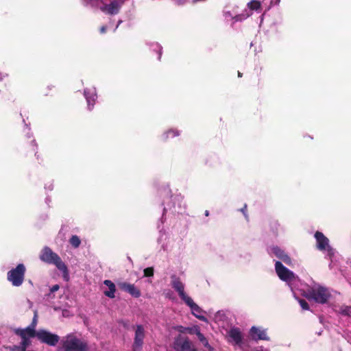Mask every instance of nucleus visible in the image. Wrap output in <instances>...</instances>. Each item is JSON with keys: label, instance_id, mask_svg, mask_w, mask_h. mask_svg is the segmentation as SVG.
<instances>
[{"label": "nucleus", "instance_id": "25", "mask_svg": "<svg viewBox=\"0 0 351 351\" xmlns=\"http://www.w3.org/2000/svg\"><path fill=\"white\" fill-rule=\"evenodd\" d=\"M299 304L303 310H309V305L308 302L304 299H299Z\"/></svg>", "mask_w": 351, "mask_h": 351}, {"label": "nucleus", "instance_id": "2", "mask_svg": "<svg viewBox=\"0 0 351 351\" xmlns=\"http://www.w3.org/2000/svg\"><path fill=\"white\" fill-rule=\"evenodd\" d=\"M304 296L308 300H313L316 303L324 304L328 302L331 294L327 288L318 286L308 289Z\"/></svg>", "mask_w": 351, "mask_h": 351}, {"label": "nucleus", "instance_id": "11", "mask_svg": "<svg viewBox=\"0 0 351 351\" xmlns=\"http://www.w3.org/2000/svg\"><path fill=\"white\" fill-rule=\"evenodd\" d=\"M171 285L174 290L178 292V295L182 300L188 297L184 292V284L181 281L180 278L175 274L171 276Z\"/></svg>", "mask_w": 351, "mask_h": 351}, {"label": "nucleus", "instance_id": "18", "mask_svg": "<svg viewBox=\"0 0 351 351\" xmlns=\"http://www.w3.org/2000/svg\"><path fill=\"white\" fill-rule=\"evenodd\" d=\"M229 336L234 340L236 344L240 345L242 343V335L237 328L230 329Z\"/></svg>", "mask_w": 351, "mask_h": 351}, {"label": "nucleus", "instance_id": "12", "mask_svg": "<svg viewBox=\"0 0 351 351\" xmlns=\"http://www.w3.org/2000/svg\"><path fill=\"white\" fill-rule=\"evenodd\" d=\"M118 286L120 289L128 293L134 298H138L141 295L140 289L133 284H130L126 282H121L118 283Z\"/></svg>", "mask_w": 351, "mask_h": 351}, {"label": "nucleus", "instance_id": "31", "mask_svg": "<svg viewBox=\"0 0 351 351\" xmlns=\"http://www.w3.org/2000/svg\"><path fill=\"white\" fill-rule=\"evenodd\" d=\"M60 289V287L58 285H53L51 289H50V291L51 293H53L55 291H57L58 289Z\"/></svg>", "mask_w": 351, "mask_h": 351}, {"label": "nucleus", "instance_id": "38", "mask_svg": "<svg viewBox=\"0 0 351 351\" xmlns=\"http://www.w3.org/2000/svg\"><path fill=\"white\" fill-rule=\"evenodd\" d=\"M3 75L0 73V81L3 80Z\"/></svg>", "mask_w": 351, "mask_h": 351}, {"label": "nucleus", "instance_id": "29", "mask_svg": "<svg viewBox=\"0 0 351 351\" xmlns=\"http://www.w3.org/2000/svg\"><path fill=\"white\" fill-rule=\"evenodd\" d=\"M20 346H10L6 348L9 351H21Z\"/></svg>", "mask_w": 351, "mask_h": 351}, {"label": "nucleus", "instance_id": "22", "mask_svg": "<svg viewBox=\"0 0 351 351\" xmlns=\"http://www.w3.org/2000/svg\"><path fill=\"white\" fill-rule=\"evenodd\" d=\"M247 7L250 10L259 11L261 8V1H249L247 3Z\"/></svg>", "mask_w": 351, "mask_h": 351}, {"label": "nucleus", "instance_id": "23", "mask_svg": "<svg viewBox=\"0 0 351 351\" xmlns=\"http://www.w3.org/2000/svg\"><path fill=\"white\" fill-rule=\"evenodd\" d=\"M69 242H70L71 245L73 247H74L75 248L78 247L81 243V241H80L79 237H77V235H73L71 237Z\"/></svg>", "mask_w": 351, "mask_h": 351}, {"label": "nucleus", "instance_id": "9", "mask_svg": "<svg viewBox=\"0 0 351 351\" xmlns=\"http://www.w3.org/2000/svg\"><path fill=\"white\" fill-rule=\"evenodd\" d=\"M36 337L43 343L49 346H56L60 340L58 335L51 333L45 330H40L37 332Z\"/></svg>", "mask_w": 351, "mask_h": 351}, {"label": "nucleus", "instance_id": "39", "mask_svg": "<svg viewBox=\"0 0 351 351\" xmlns=\"http://www.w3.org/2000/svg\"><path fill=\"white\" fill-rule=\"evenodd\" d=\"M191 351H198L197 349L196 348H195L194 349H193Z\"/></svg>", "mask_w": 351, "mask_h": 351}, {"label": "nucleus", "instance_id": "1", "mask_svg": "<svg viewBox=\"0 0 351 351\" xmlns=\"http://www.w3.org/2000/svg\"><path fill=\"white\" fill-rule=\"evenodd\" d=\"M40 259L48 264H53L62 272V277L66 280H69V270L60 257L49 247H45L40 254Z\"/></svg>", "mask_w": 351, "mask_h": 351}, {"label": "nucleus", "instance_id": "16", "mask_svg": "<svg viewBox=\"0 0 351 351\" xmlns=\"http://www.w3.org/2000/svg\"><path fill=\"white\" fill-rule=\"evenodd\" d=\"M250 335L254 340H266L267 339V334L264 330H261L255 326H252L250 329Z\"/></svg>", "mask_w": 351, "mask_h": 351}, {"label": "nucleus", "instance_id": "3", "mask_svg": "<svg viewBox=\"0 0 351 351\" xmlns=\"http://www.w3.org/2000/svg\"><path fill=\"white\" fill-rule=\"evenodd\" d=\"M62 348L64 351H88V343L73 334L65 337L62 340Z\"/></svg>", "mask_w": 351, "mask_h": 351}, {"label": "nucleus", "instance_id": "6", "mask_svg": "<svg viewBox=\"0 0 351 351\" xmlns=\"http://www.w3.org/2000/svg\"><path fill=\"white\" fill-rule=\"evenodd\" d=\"M134 331V341L132 345V351H142L144 345V340L146 336V331L144 326L136 324L132 326Z\"/></svg>", "mask_w": 351, "mask_h": 351}, {"label": "nucleus", "instance_id": "15", "mask_svg": "<svg viewBox=\"0 0 351 351\" xmlns=\"http://www.w3.org/2000/svg\"><path fill=\"white\" fill-rule=\"evenodd\" d=\"M120 6L119 1H110V4L101 7V10L106 14H115L118 13Z\"/></svg>", "mask_w": 351, "mask_h": 351}, {"label": "nucleus", "instance_id": "34", "mask_svg": "<svg viewBox=\"0 0 351 351\" xmlns=\"http://www.w3.org/2000/svg\"><path fill=\"white\" fill-rule=\"evenodd\" d=\"M106 29H107L106 26L104 25V26L101 27H100V29H99L100 33H101V34H104V33H106Z\"/></svg>", "mask_w": 351, "mask_h": 351}, {"label": "nucleus", "instance_id": "36", "mask_svg": "<svg viewBox=\"0 0 351 351\" xmlns=\"http://www.w3.org/2000/svg\"><path fill=\"white\" fill-rule=\"evenodd\" d=\"M204 214H205V215L206 217H208L209 215V211L208 210H206Z\"/></svg>", "mask_w": 351, "mask_h": 351}, {"label": "nucleus", "instance_id": "35", "mask_svg": "<svg viewBox=\"0 0 351 351\" xmlns=\"http://www.w3.org/2000/svg\"><path fill=\"white\" fill-rule=\"evenodd\" d=\"M343 313L346 315H349L351 313V308H346V309L343 311Z\"/></svg>", "mask_w": 351, "mask_h": 351}, {"label": "nucleus", "instance_id": "26", "mask_svg": "<svg viewBox=\"0 0 351 351\" xmlns=\"http://www.w3.org/2000/svg\"><path fill=\"white\" fill-rule=\"evenodd\" d=\"M252 14V13H247L245 14H239V15H237L236 16H234L233 19L236 21H241L246 18H247L248 16H250V15Z\"/></svg>", "mask_w": 351, "mask_h": 351}, {"label": "nucleus", "instance_id": "28", "mask_svg": "<svg viewBox=\"0 0 351 351\" xmlns=\"http://www.w3.org/2000/svg\"><path fill=\"white\" fill-rule=\"evenodd\" d=\"M87 103H88V107L89 110H92V108L94 106L95 104V99L94 97H86Z\"/></svg>", "mask_w": 351, "mask_h": 351}, {"label": "nucleus", "instance_id": "8", "mask_svg": "<svg viewBox=\"0 0 351 351\" xmlns=\"http://www.w3.org/2000/svg\"><path fill=\"white\" fill-rule=\"evenodd\" d=\"M276 272L279 278L285 282H292L295 279V274L285 267L280 261L275 263Z\"/></svg>", "mask_w": 351, "mask_h": 351}, {"label": "nucleus", "instance_id": "19", "mask_svg": "<svg viewBox=\"0 0 351 351\" xmlns=\"http://www.w3.org/2000/svg\"><path fill=\"white\" fill-rule=\"evenodd\" d=\"M104 284L108 287V290L104 291V295L110 298H114L116 291L115 285L110 280H105Z\"/></svg>", "mask_w": 351, "mask_h": 351}, {"label": "nucleus", "instance_id": "21", "mask_svg": "<svg viewBox=\"0 0 351 351\" xmlns=\"http://www.w3.org/2000/svg\"><path fill=\"white\" fill-rule=\"evenodd\" d=\"M180 135V132L176 129H170L166 131L162 135V139L164 141H167L169 138H173Z\"/></svg>", "mask_w": 351, "mask_h": 351}, {"label": "nucleus", "instance_id": "10", "mask_svg": "<svg viewBox=\"0 0 351 351\" xmlns=\"http://www.w3.org/2000/svg\"><path fill=\"white\" fill-rule=\"evenodd\" d=\"M21 148L26 156L36 154L37 144L32 135H27L21 140Z\"/></svg>", "mask_w": 351, "mask_h": 351}, {"label": "nucleus", "instance_id": "17", "mask_svg": "<svg viewBox=\"0 0 351 351\" xmlns=\"http://www.w3.org/2000/svg\"><path fill=\"white\" fill-rule=\"evenodd\" d=\"M37 332L34 329L27 327L23 330H19L16 334L21 336L22 339H29V337H36Z\"/></svg>", "mask_w": 351, "mask_h": 351}, {"label": "nucleus", "instance_id": "30", "mask_svg": "<svg viewBox=\"0 0 351 351\" xmlns=\"http://www.w3.org/2000/svg\"><path fill=\"white\" fill-rule=\"evenodd\" d=\"M176 330L180 333L186 332V327H184L182 326H176Z\"/></svg>", "mask_w": 351, "mask_h": 351}, {"label": "nucleus", "instance_id": "14", "mask_svg": "<svg viewBox=\"0 0 351 351\" xmlns=\"http://www.w3.org/2000/svg\"><path fill=\"white\" fill-rule=\"evenodd\" d=\"M272 252L277 258L280 259L285 264L288 265H291V258L283 250L280 249L278 246H276L272 248Z\"/></svg>", "mask_w": 351, "mask_h": 351}, {"label": "nucleus", "instance_id": "4", "mask_svg": "<svg viewBox=\"0 0 351 351\" xmlns=\"http://www.w3.org/2000/svg\"><path fill=\"white\" fill-rule=\"evenodd\" d=\"M25 272V266L23 263H19L7 273V280L12 286L20 287L24 282Z\"/></svg>", "mask_w": 351, "mask_h": 351}, {"label": "nucleus", "instance_id": "20", "mask_svg": "<svg viewBox=\"0 0 351 351\" xmlns=\"http://www.w3.org/2000/svg\"><path fill=\"white\" fill-rule=\"evenodd\" d=\"M195 335L197 336L199 341L202 343L205 348H208L209 351H212L213 350L206 338L198 328H195Z\"/></svg>", "mask_w": 351, "mask_h": 351}, {"label": "nucleus", "instance_id": "24", "mask_svg": "<svg viewBox=\"0 0 351 351\" xmlns=\"http://www.w3.org/2000/svg\"><path fill=\"white\" fill-rule=\"evenodd\" d=\"M145 277H152L154 276V269L152 267H147L143 271Z\"/></svg>", "mask_w": 351, "mask_h": 351}, {"label": "nucleus", "instance_id": "40", "mask_svg": "<svg viewBox=\"0 0 351 351\" xmlns=\"http://www.w3.org/2000/svg\"><path fill=\"white\" fill-rule=\"evenodd\" d=\"M22 351H34V350H27L23 349V350H22Z\"/></svg>", "mask_w": 351, "mask_h": 351}, {"label": "nucleus", "instance_id": "5", "mask_svg": "<svg viewBox=\"0 0 351 351\" xmlns=\"http://www.w3.org/2000/svg\"><path fill=\"white\" fill-rule=\"evenodd\" d=\"M314 237L316 239V247L322 252H326L329 258H332L335 253V250L329 244V239L319 231L315 232Z\"/></svg>", "mask_w": 351, "mask_h": 351}, {"label": "nucleus", "instance_id": "37", "mask_svg": "<svg viewBox=\"0 0 351 351\" xmlns=\"http://www.w3.org/2000/svg\"><path fill=\"white\" fill-rule=\"evenodd\" d=\"M238 77H242V73L240 71H238Z\"/></svg>", "mask_w": 351, "mask_h": 351}, {"label": "nucleus", "instance_id": "32", "mask_svg": "<svg viewBox=\"0 0 351 351\" xmlns=\"http://www.w3.org/2000/svg\"><path fill=\"white\" fill-rule=\"evenodd\" d=\"M186 332H189L191 335L195 334V328L194 329L193 328L187 327L186 328Z\"/></svg>", "mask_w": 351, "mask_h": 351}, {"label": "nucleus", "instance_id": "33", "mask_svg": "<svg viewBox=\"0 0 351 351\" xmlns=\"http://www.w3.org/2000/svg\"><path fill=\"white\" fill-rule=\"evenodd\" d=\"M246 210H247V205L245 204L244 206L241 209V211L243 213V215L245 217H247Z\"/></svg>", "mask_w": 351, "mask_h": 351}, {"label": "nucleus", "instance_id": "13", "mask_svg": "<svg viewBox=\"0 0 351 351\" xmlns=\"http://www.w3.org/2000/svg\"><path fill=\"white\" fill-rule=\"evenodd\" d=\"M183 301L191 308L193 315L201 320H204L206 319L205 317L199 315L202 313V309L197 304L193 302L191 297L188 296L184 300H183Z\"/></svg>", "mask_w": 351, "mask_h": 351}, {"label": "nucleus", "instance_id": "27", "mask_svg": "<svg viewBox=\"0 0 351 351\" xmlns=\"http://www.w3.org/2000/svg\"><path fill=\"white\" fill-rule=\"evenodd\" d=\"M30 341L29 339H22V341L21 343V350H23V349L26 350L27 347L29 345Z\"/></svg>", "mask_w": 351, "mask_h": 351}, {"label": "nucleus", "instance_id": "7", "mask_svg": "<svg viewBox=\"0 0 351 351\" xmlns=\"http://www.w3.org/2000/svg\"><path fill=\"white\" fill-rule=\"evenodd\" d=\"M195 347L187 337L180 335L177 336L173 341V348L176 351H191Z\"/></svg>", "mask_w": 351, "mask_h": 351}]
</instances>
